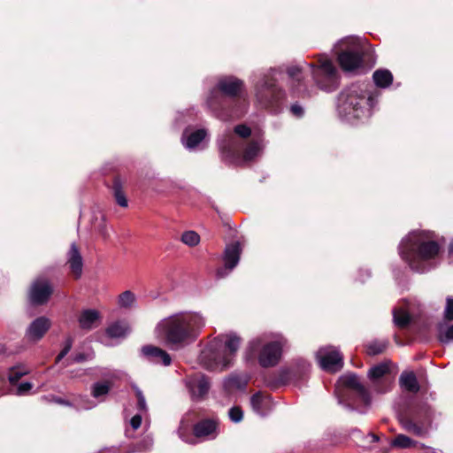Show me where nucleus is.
<instances>
[{"instance_id":"nucleus-1","label":"nucleus","mask_w":453,"mask_h":453,"mask_svg":"<svg viewBox=\"0 0 453 453\" xmlns=\"http://www.w3.org/2000/svg\"><path fill=\"white\" fill-rule=\"evenodd\" d=\"M244 91L242 80L233 75L222 76L211 89L206 100L207 106L222 121L240 119L246 111L242 98Z\"/></svg>"},{"instance_id":"nucleus-2","label":"nucleus","mask_w":453,"mask_h":453,"mask_svg":"<svg viewBox=\"0 0 453 453\" xmlns=\"http://www.w3.org/2000/svg\"><path fill=\"white\" fill-rule=\"evenodd\" d=\"M433 234L426 231H415L402 240L398 246L399 255L411 269L416 273H425V262L437 257L441 251L439 243L432 240Z\"/></svg>"},{"instance_id":"nucleus-3","label":"nucleus","mask_w":453,"mask_h":453,"mask_svg":"<svg viewBox=\"0 0 453 453\" xmlns=\"http://www.w3.org/2000/svg\"><path fill=\"white\" fill-rule=\"evenodd\" d=\"M203 326V318L197 313H178L158 325L164 340L173 346H183L194 342Z\"/></svg>"},{"instance_id":"nucleus-4","label":"nucleus","mask_w":453,"mask_h":453,"mask_svg":"<svg viewBox=\"0 0 453 453\" xmlns=\"http://www.w3.org/2000/svg\"><path fill=\"white\" fill-rule=\"evenodd\" d=\"M364 82L353 83L341 92L338 97V111L348 119H360L369 113L376 104L374 91Z\"/></svg>"},{"instance_id":"nucleus-5","label":"nucleus","mask_w":453,"mask_h":453,"mask_svg":"<svg viewBox=\"0 0 453 453\" xmlns=\"http://www.w3.org/2000/svg\"><path fill=\"white\" fill-rule=\"evenodd\" d=\"M398 419L407 433L424 438L429 435L434 411L426 402L415 399L399 411Z\"/></svg>"},{"instance_id":"nucleus-6","label":"nucleus","mask_w":453,"mask_h":453,"mask_svg":"<svg viewBox=\"0 0 453 453\" xmlns=\"http://www.w3.org/2000/svg\"><path fill=\"white\" fill-rule=\"evenodd\" d=\"M288 340L280 336L276 340L265 342L261 337L251 340L246 349L248 360H257L262 368H272L278 365L283 355V349Z\"/></svg>"},{"instance_id":"nucleus-7","label":"nucleus","mask_w":453,"mask_h":453,"mask_svg":"<svg viewBox=\"0 0 453 453\" xmlns=\"http://www.w3.org/2000/svg\"><path fill=\"white\" fill-rule=\"evenodd\" d=\"M338 384L342 388V396L347 404L361 413L370 407L372 396L369 389L361 383L359 377L354 372L342 375Z\"/></svg>"},{"instance_id":"nucleus-8","label":"nucleus","mask_w":453,"mask_h":453,"mask_svg":"<svg viewBox=\"0 0 453 453\" xmlns=\"http://www.w3.org/2000/svg\"><path fill=\"white\" fill-rule=\"evenodd\" d=\"M256 99L261 107L273 113H279L286 99L285 91L277 84L276 79L265 75L255 87Z\"/></svg>"},{"instance_id":"nucleus-9","label":"nucleus","mask_w":453,"mask_h":453,"mask_svg":"<svg viewBox=\"0 0 453 453\" xmlns=\"http://www.w3.org/2000/svg\"><path fill=\"white\" fill-rule=\"evenodd\" d=\"M317 86L326 91H333L338 88L340 76L336 67L330 59L319 61V65H307Z\"/></svg>"},{"instance_id":"nucleus-10","label":"nucleus","mask_w":453,"mask_h":453,"mask_svg":"<svg viewBox=\"0 0 453 453\" xmlns=\"http://www.w3.org/2000/svg\"><path fill=\"white\" fill-rule=\"evenodd\" d=\"M310 371L311 364L309 362L304 359H296L278 371L274 384L277 387L289 383L297 385L307 380Z\"/></svg>"},{"instance_id":"nucleus-11","label":"nucleus","mask_w":453,"mask_h":453,"mask_svg":"<svg viewBox=\"0 0 453 453\" xmlns=\"http://www.w3.org/2000/svg\"><path fill=\"white\" fill-rule=\"evenodd\" d=\"M222 338L216 337L201 353V361L207 370L226 369L230 366V358L223 353Z\"/></svg>"},{"instance_id":"nucleus-12","label":"nucleus","mask_w":453,"mask_h":453,"mask_svg":"<svg viewBox=\"0 0 453 453\" xmlns=\"http://www.w3.org/2000/svg\"><path fill=\"white\" fill-rule=\"evenodd\" d=\"M54 290L48 280L37 279L34 280L27 290V300L33 306L46 304Z\"/></svg>"},{"instance_id":"nucleus-13","label":"nucleus","mask_w":453,"mask_h":453,"mask_svg":"<svg viewBox=\"0 0 453 453\" xmlns=\"http://www.w3.org/2000/svg\"><path fill=\"white\" fill-rule=\"evenodd\" d=\"M242 245L239 241L227 243L223 253L224 266L216 271L218 279L226 277L229 272L235 268L240 261Z\"/></svg>"},{"instance_id":"nucleus-14","label":"nucleus","mask_w":453,"mask_h":453,"mask_svg":"<svg viewBox=\"0 0 453 453\" xmlns=\"http://www.w3.org/2000/svg\"><path fill=\"white\" fill-rule=\"evenodd\" d=\"M337 60L343 71H354L362 66L364 62V50L358 44H353L342 50L337 56Z\"/></svg>"},{"instance_id":"nucleus-15","label":"nucleus","mask_w":453,"mask_h":453,"mask_svg":"<svg viewBox=\"0 0 453 453\" xmlns=\"http://www.w3.org/2000/svg\"><path fill=\"white\" fill-rule=\"evenodd\" d=\"M389 373L390 367L388 363H380L369 369L368 378L378 393L383 394L390 390L391 380L388 377Z\"/></svg>"},{"instance_id":"nucleus-16","label":"nucleus","mask_w":453,"mask_h":453,"mask_svg":"<svg viewBox=\"0 0 453 453\" xmlns=\"http://www.w3.org/2000/svg\"><path fill=\"white\" fill-rule=\"evenodd\" d=\"M222 161L228 165H236L242 160L240 145L232 135L225 138L219 144Z\"/></svg>"},{"instance_id":"nucleus-17","label":"nucleus","mask_w":453,"mask_h":453,"mask_svg":"<svg viewBox=\"0 0 453 453\" xmlns=\"http://www.w3.org/2000/svg\"><path fill=\"white\" fill-rule=\"evenodd\" d=\"M66 265L69 268V273L73 280L81 279L83 270V258L79 246L73 242L66 253Z\"/></svg>"},{"instance_id":"nucleus-18","label":"nucleus","mask_w":453,"mask_h":453,"mask_svg":"<svg viewBox=\"0 0 453 453\" xmlns=\"http://www.w3.org/2000/svg\"><path fill=\"white\" fill-rule=\"evenodd\" d=\"M287 73L292 80V92L303 98L309 96V91L303 82V70L299 65H291L287 68Z\"/></svg>"},{"instance_id":"nucleus-19","label":"nucleus","mask_w":453,"mask_h":453,"mask_svg":"<svg viewBox=\"0 0 453 453\" xmlns=\"http://www.w3.org/2000/svg\"><path fill=\"white\" fill-rule=\"evenodd\" d=\"M219 422L215 418H203L196 422L192 428L196 438H212L218 435Z\"/></svg>"},{"instance_id":"nucleus-20","label":"nucleus","mask_w":453,"mask_h":453,"mask_svg":"<svg viewBox=\"0 0 453 453\" xmlns=\"http://www.w3.org/2000/svg\"><path fill=\"white\" fill-rule=\"evenodd\" d=\"M50 320L44 316L35 319L28 326L26 336L33 342L40 341L50 327Z\"/></svg>"},{"instance_id":"nucleus-21","label":"nucleus","mask_w":453,"mask_h":453,"mask_svg":"<svg viewBox=\"0 0 453 453\" xmlns=\"http://www.w3.org/2000/svg\"><path fill=\"white\" fill-rule=\"evenodd\" d=\"M142 352L151 363L163 365L165 366H168L172 364L171 356L159 347L145 345L142 347Z\"/></svg>"},{"instance_id":"nucleus-22","label":"nucleus","mask_w":453,"mask_h":453,"mask_svg":"<svg viewBox=\"0 0 453 453\" xmlns=\"http://www.w3.org/2000/svg\"><path fill=\"white\" fill-rule=\"evenodd\" d=\"M319 365L328 372H336L343 367V357L337 350H332L320 356Z\"/></svg>"},{"instance_id":"nucleus-23","label":"nucleus","mask_w":453,"mask_h":453,"mask_svg":"<svg viewBox=\"0 0 453 453\" xmlns=\"http://www.w3.org/2000/svg\"><path fill=\"white\" fill-rule=\"evenodd\" d=\"M250 404L255 412L265 417L272 411L273 402L270 395L258 391L251 396Z\"/></svg>"},{"instance_id":"nucleus-24","label":"nucleus","mask_w":453,"mask_h":453,"mask_svg":"<svg viewBox=\"0 0 453 453\" xmlns=\"http://www.w3.org/2000/svg\"><path fill=\"white\" fill-rule=\"evenodd\" d=\"M218 337L222 338V349L223 353H226L227 357L230 358V364L232 363V358L234 357L242 344V338L234 333H230L227 334H220Z\"/></svg>"},{"instance_id":"nucleus-25","label":"nucleus","mask_w":453,"mask_h":453,"mask_svg":"<svg viewBox=\"0 0 453 453\" xmlns=\"http://www.w3.org/2000/svg\"><path fill=\"white\" fill-rule=\"evenodd\" d=\"M126 180H123L120 175H114L112 178L111 191L116 203L120 207H127L128 202L124 192V185Z\"/></svg>"},{"instance_id":"nucleus-26","label":"nucleus","mask_w":453,"mask_h":453,"mask_svg":"<svg viewBox=\"0 0 453 453\" xmlns=\"http://www.w3.org/2000/svg\"><path fill=\"white\" fill-rule=\"evenodd\" d=\"M100 318V312L95 309L83 310L78 319L80 327L83 330H91L96 326V324Z\"/></svg>"},{"instance_id":"nucleus-27","label":"nucleus","mask_w":453,"mask_h":453,"mask_svg":"<svg viewBox=\"0 0 453 453\" xmlns=\"http://www.w3.org/2000/svg\"><path fill=\"white\" fill-rule=\"evenodd\" d=\"M401 386L411 393H418L420 389V386L417 380V377L413 372H403L399 378Z\"/></svg>"},{"instance_id":"nucleus-28","label":"nucleus","mask_w":453,"mask_h":453,"mask_svg":"<svg viewBox=\"0 0 453 453\" xmlns=\"http://www.w3.org/2000/svg\"><path fill=\"white\" fill-rule=\"evenodd\" d=\"M389 346V341L388 339H375L369 342L365 345V352L368 356L373 357L383 354Z\"/></svg>"},{"instance_id":"nucleus-29","label":"nucleus","mask_w":453,"mask_h":453,"mask_svg":"<svg viewBox=\"0 0 453 453\" xmlns=\"http://www.w3.org/2000/svg\"><path fill=\"white\" fill-rule=\"evenodd\" d=\"M372 79L378 88H386L393 82V74L388 69H378L372 74Z\"/></svg>"},{"instance_id":"nucleus-30","label":"nucleus","mask_w":453,"mask_h":453,"mask_svg":"<svg viewBox=\"0 0 453 453\" xmlns=\"http://www.w3.org/2000/svg\"><path fill=\"white\" fill-rule=\"evenodd\" d=\"M210 389V382L206 376L202 375L196 381H194L192 387V393L194 395L203 398L205 395L208 394Z\"/></svg>"},{"instance_id":"nucleus-31","label":"nucleus","mask_w":453,"mask_h":453,"mask_svg":"<svg viewBox=\"0 0 453 453\" xmlns=\"http://www.w3.org/2000/svg\"><path fill=\"white\" fill-rule=\"evenodd\" d=\"M112 387V383L109 380L96 382L92 385L91 395L93 397L98 399L107 395Z\"/></svg>"},{"instance_id":"nucleus-32","label":"nucleus","mask_w":453,"mask_h":453,"mask_svg":"<svg viewBox=\"0 0 453 453\" xmlns=\"http://www.w3.org/2000/svg\"><path fill=\"white\" fill-rule=\"evenodd\" d=\"M261 145L258 141L252 140L250 141L246 148L244 149L242 158L244 161H251L253 160L261 151Z\"/></svg>"},{"instance_id":"nucleus-33","label":"nucleus","mask_w":453,"mask_h":453,"mask_svg":"<svg viewBox=\"0 0 453 453\" xmlns=\"http://www.w3.org/2000/svg\"><path fill=\"white\" fill-rule=\"evenodd\" d=\"M395 324L401 329L406 328L411 322V316L403 310L395 309L393 311Z\"/></svg>"},{"instance_id":"nucleus-34","label":"nucleus","mask_w":453,"mask_h":453,"mask_svg":"<svg viewBox=\"0 0 453 453\" xmlns=\"http://www.w3.org/2000/svg\"><path fill=\"white\" fill-rule=\"evenodd\" d=\"M128 327L120 321L110 325L106 328V334L111 338L124 337L127 333Z\"/></svg>"},{"instance_id":"nucleus-35","label":"nucleus","mask_w":453,"mask_h":453,"mask_svg":"<svg viewBox=\"0 0 453 453\" xmlns=\"http://www.w3.org/2000/svg\"><path fill=\"white\" fill-rule=\"evenodd\" d=\"M207 133L204 129H198L192 132L186 141V146L189 149L196 148L205 138Z\"/></svg>"},{"instance_id":"nucleus-36","label":"nucleus","mask_w":453,"mask_h":453,"mask_svg":"<svg viewBox=\"0 0 453 453\" xmlns=\"http://www.w3.org/2000/svg\"><path fill=\"white\" fill-rule=\"evenodd\" d=\"M135 300V295L130 290H126L119 296L118 304L120 308L129 309L134 305Z\"/></svg>"},{"instance_id":"nucleus-37","label":"nucleus","mask_w":453,"mask_h":453,"mask_svg":"<svg viewBox=\"0 0 453 453\" xmlns=\"http://www.w3.org/2000/svg\"><path fill=\"white\" fill-rule=\"evenodd\" d=\"M416 441L405 434H397L391 441V445L395 448L409 449L415 446Z\"/></svg>"},{"instance_id":"nucleus-38","label":"nucleus","mask_w":453,"mask_h":453,"mask_svg":"<svg viewBox=\"0 0 453 453\" xmlns=\"http://www.w3.org/2000/svg\"><path fill=\"white\" fill-rule=\"evenodd\" d=\"M28 371L23 366H13L10 368L8 380L12 385L16 384Z\"/></svg>"},{"instance_id":"nucleus-39","label":"nucleus","mask_w":453,"mask_h":453,"mask_svg":"<svg viewBox=\"0 0 453 453\" xmlns=\"http://www.w3.org/2000/svg\"><path fill=\"white\" fill-rule=\"evenodd\" d=\"M181 242L189 247H195L200 242V235L195 231H186L182 234Z\"/></svg>"},{"instance_id":"nucleus-40","label":"nucleus","mask_w":453,"mask_h":453,"mask_svg":"<svg viewBox=\"0 0 453 453\" xmlns=\"http://www.w3.org/2000/svg\"><path fill=\"white\" fill-rule=\"evenodd\" d=\"M73 343V337L69 336L65 339L64 342V347L61 349V351L58 353V355L55 358V363L58 364L71 350Z\"/></svg>"},{"instance_id":"nucleus-41","label":"nucleus","mask_w":453,"mask_h":453,"mask_svg":"<svg viewBox=\"0 0 453 453\" xmlns=\"http://www.w3.org/2000/svg\"><path fill=\"white\" fill-rule=\"evenodd\" d=\"M438 339L442 343H449L453 341V325L448 326L444 331L440 329Z\"/></svg>"},{"instance_id":"nucleus-42","label":"nucleus","mask_w":453,"mask_h":453,"mask_svg":"<svg viewBox=\"0 0 453 453\" xmlns=\"http://www.w3.org/2000/svg\"><path fill=\"white\" fill-rule=\"evenodd\" d=\"M235 134L241 138H249L251 135V128L245 124H239L234 127Z\"/></svg>"},{"instance_id":"nucleus-43","label":"nucleus","mask_w":453,"mask_h":453,"mask_svg":"<svg viewBox=\"0 0 453 453\" xmlns=\"http://www.w3.org/2000/svg\"><path fill=\"white\" fill-rule=\"evenodd\" d=\"M134 394L137 398V409L140 411H147V404L145 401V397L142 392V390L137 388L134 387Z\"/></svg>"},{"instance_id":"nucleus-44","label":"nucleus","mask_w":453,"mask_h":453,"mask_svg":"<svg viewBox=\"0 0 453 453\" xmlns=\"http://www.w3.org/2000/svg\"><path fill=\"white\" fill-rule=\"evenodd\" d=\"M229 418L230 419L234 422L238 423L242 420L243 418V411L240 406H234L229 410Z\"/></svg>"},{"instance_id":"nucleus-45","label":"nucleus","mask_w":453,"mask_h":453,"mask_svg":"<svg viewBox=\"0 0 453 453\" xmlns=\"http://www.w3.org/2000/svg\"><path fill=\"white\" fill-rule=\"evenodd\" d=\"M289 111L293 117L297 119L303 118L304 115V108L299 102L292 104Z\"/></svg>"},{"instance_id":"nucleus-46","label":"nucleus","mask_w":453,"mask_h":453,"mask_svg":"<svg viewBox=\"0 0 453 453\" xmlns=\"http://www.w3.org/2000/svg\"><path fill=\"white\" fill-rule=\"evenodd\" d=\"M444 318L449 321L453 320V298L448 296L446 299V307L444 311Z\"/></svg>"},{"instance_id":"nucleus-47","label":"nucleus","mask_w":453,"mask_h":453,"mask_svg":"<svg viewBox=\"0 0 453 453\" xmlns=\"http://www.w3.org/2000/svg\"><path fill=\"white\" fill-rule=\"evenodd\" d=\"M227 384L229 387L242 388L246 385V382H242L241 378L239 376L232 375L228 378Z\"/></svg>"},{"instance_id":"nucleus-48","label":"nucleus","mask_w":453,"mask_h":453,"mask_svg":"<svg viewBox=\"0 0 453 453\" xmlns=\"http://www.w3.org/2000/svg\"><path fill=\"white\" fill-rule=\"evenodd\" d=\"M33 388V384L30 382H23L19 384L17 388V394L19 395H26Z\"/></svg>"},{"instance_id":"nucleus-49","label":"nucleus","mask_w":453,"mask_h":453,"mask_svg":"<svg viewBox=\"0 0 453 453\" xmlns=\"http://www.w3.org/2000/svg\"><path fill=\"white\" fill-rule=\"evenodd\" d=\"M142 415L135 414L134 416H133L130 420V425H131L132 428L134 430L138 429L142 425Z\"/></svg>"},{"instance_id":"nucleus-50","label":"nucleus","mask_w":453,"mask_h":453,"mask_svg":"<svg viewBox=\"0 0 453 453\" xmlns=\"http://www.w3.org/2000/svg\"><path fill=\"white\" fill-rule=\"evenodd\" d=\"M87 358H88L87 355L82 352L77 353L72 357L73 362L78 363V364L86 361Z\"/></svg>"},{"instance_id":"nucleus-51","label":"nucleus","mask_w":453,"mask_h":453,"mask_svg":"<svg viewBox=\"0 0 453 453\" xmlns=\"http://www.w3.org/2000/svg\"><path fill=\"white\" fill-rule=\"evenodd\" d=\"M53 402L58 403V404H61V405H66V406H71V403L68 401V400H65V399H63L61 397H58V396H54L53 397Z\"/></svg>"},{"instance_id":"nucleus-52","label":"nucleus","mask_w":453,"mask_h":453,"mask_svg":"<svg viewBox=\"0 0 453 453\" xmlns=\"http://www.w3.org/2000/svg\"><path fill=\"white\" fill-rule=\"evenodd\" d=\"M369 435L372 438V442L379 441L380 437L377 434H375L373 433H370Z\"/></svg>"},{"instance_id":"nucleus-53","label":"nucleus","mask_w":453,"mask_h":453,"mask_svg":"<svg viewBox=\"0 0 453 453\" xmlns=\"http://www.w3.org/2000/svg\"><path fill=\"white\" fill-rule=\"evenodd\" d=\"M449 257H453V242H451L449 246Z\"/></svg>"},{"instance_id":"nucleus-54","label":"nucleus","mask_w":453,"mask_h":453,"mask_svg":"<svg viewBox=\"0 0 453 453\" xmlns=\"http://www.w3.org/2000/svg\"><path fill=\"white\" fill-rule=\"evenodd\" d=\"M101 234L103 235V237H104V239H106V238H108V237H109L108 233H107L104 229H102V230H101Z\"/></svg>"},{"instance_id":"nucleus-55","label":"nucleus","mask_w":453,"mask_h":453,"mask_svg":"<svg viewBox=\"0 0 453 453\" xmlns=\"http://www.w3.org/2000/svg\"><path fill=\"white\" fill-rule=\"evenodd\" d=\"M4 351V346L0 344V353Z\"/></svg>"}]
</instances>
